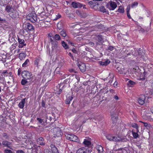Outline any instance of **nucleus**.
<instances>
[{"mask_svg": "<svg viewBox=\"0 0 153 153\" xmlns=\"http://www.w3.org/2000/svg\"><path fill=\"white\" fill-rule=\"evenodd\" d=\"M52 39L54 40L58 41L59 40L61 39L60 35L57 34H55L54 36L52 37Z\"/></svg>", "mask_w": 153, "mask_h": 153, "instance_id": "aec40b11", "label": "nucleus"}, {"mask_svg": "<svg viewBox=\"0 0 153 153\" xmlns=\"http://www.w3.org/2000/svg\"><path fill=\"white\" fill-rule=\"evenodd\" d=\"M96 149L98 152L100 153H102L103 151V147L102 146L100 145H98L96 147Z\"/></svg>", "mask_w": 153, "mask_h": 153, "instance_id": "4be33fe9", "label": "nucleus"}, {"mask_svg": "<svg viewBox=\"0 0 153 153\" xmlns=\"http://www.w3.org/2000/svg\"><path fill=\"white\" fill-rule=\"evenodd\" d=\"M71 5L74 8H81L83 6L82 4L76 1L73 2L71 3Z\"/></svg>", "mask_w": 153, "mask_h": 153, "instance_id": "f8f14e48", "label": "nucleus"}, {"mask_svg": "<svg viewBox=\"0 0 153 153\" xmlns=\"http://www.w3.org/2000/svg\"><path fill=\"white\" fill-rule=\"evenodd\" d=\"M19 16L17 10L10 7V17L13 19H16L19 17Z\"/></svg>", "mask_w": 153, "mask_h": 153, "instance_id": "20e7f679", "label": "nucleus"}, {"mask_svg": "<svg viewBox=\"0 0 153 153\" xmlns=\"http://www.w3.org/2000/svg\"><path fill=\"white\" fill-rule=\"evenodd\" d=\"M118 11L121 13H123L124 12V9L123 7L121 6H120L118 10Z\"/></svg>", "mask_w": 153, "mask_h": 153, "instance_id": "c85d7f7f", "label": "nucleus"}, {"mask_svg": "<svg viewBox=\"0 0 153 153\" xmlns=\"http://www.w3.org/2000/svg\"><path fill=\"white\" fill-rule=\"evenodd\" d=\"M127 13V17H128V18L129 19H131V16L129 14V13Z\"/></svg>", "mask_w": 153, "mask_h": 153, "instance_id": "0e129e2a", "label": "nucleus"}, {"mask_svg": "<svg viewBox=\"0 0 153 153\" xmlns=\"http://www.w3.org/2000/svg\"><path fill=\"white\" fill-rule=\"evenodd\" d=\"M26 56V55L25 53H21L19 54V57L20 60H22L25 59V58Z\"/></svg>", "mask_w": 153, "mask_h": 153, "instance_id": "5701e85b", "label": "nucleus"}, {"mask_svg": "<svg viewBox=\"0 0 153 153\" xmlns=\"http://www.w3.org/2000/svg\"><path fill=\"white\" fill-rule=\"evenodd\" d=\"M76 13L78 14V15H79V16L80 17H82V14H81V13H80V12L79 11H76Z\"/></svg>", "mask_w": 153, "mask_h": 153, "instance_id": "5fc2aeb1", "label": "nucleus"}, {"mask_svg": "<svg viewBox=\"0 0 153 153\" xmlns=\"http://www.w3.org/2000/svg\"><path fill=\"white\" fill-rule=\"evenodd\" d=\"M108 4L110 5V7L108 8L110 10H114L117 6V4L115 2L111 1L109 2Z\"/></svg>", "mask_w": 153, "mask_h": 153, "instance_id": "9b49d317", "label": "nucleus"}, {"mask_svg": "<svg viewBox=\"0 0 153 153\" xmlns=\"http://www.w3.org/2000/svg\"><path fill=\"white\" fill-rule=\"evenodd\" d=\"M36 119L38 121L39 123L40 124L42 123H45L47 121L46 120H44L43 119H41L39 118H37Z\"/></svg>", "mask_w": 153, "mask_h": 153, "instance_id": "a878e982", "label": "nucleus"}, {"mask_svg": "<svg viewBox=\"0 0 153 153\" xmlns=\"http://www.w3.org/2000/svg\"><path fill=\"white\" fill-rule=\"evenodd\" d=\"M113 49H114V47L112 46H109V47L108 48V50H110L111 51H112V50H113Z\"/></svg>", "mask_w": 153, "mask_h": 153, "instance_id": "de8ad7c7", "label": "nucleus"}, {"mask_svg": "<svg viewBox=\"0 0 153 153\" xmlns=\"http://www.w3.org/2000/svg\"><path fill=\"white\" fill-rule=\"evenodd\" d=\"M6 60L5 61V62H6L5 63H4V65L5 66H9V63H8L7 62H6Z\"/></svg>", "mask_w": 153, "mask_h": 153, "instance_id": "69168bd1", "label": "nucleus"}, {"mask_svg": "<svg viewBox=\"0 0 153 153\" xmlns=\"http://www.w3.org/2000/svg\"><path fill=\"white\" fill-rule=\"evenodd\" d=\"M23 28L26 30H31L34 29V27L29 23L24 24L23 25Z\"/></svg>", "mask_w": 153, "mask_h": 153, "instance_id": "1a4fd4ad", "label": "nucleus"}, {"mask_svg": "<svg viewBox=\"0 0 153 153\" xmlns=\"http://www.w3.org/2000/svg\"><path fill=\"white\" fill-rule=\"evenodd\" d=\"M72 51L75 53H77V51L74 48H73L72 50Z\"/></svg>", "mask_w": 153, "mask_h": 153, "instance_id": "864d4df0", "label": "nucleus"}, {"mask_svg": "<svg viewBox=\"0 0 153 153\" xmlns=\"http://www.w3.org/2000/svg\"><path fill=\"white\" fill-rule=\"evenodd\" d=\"M26 19L27 20H29L32 23H34L37 20L36 14L33 13L28 14L26 16Z\"/></svg>", "mask_w": 153, "mask_h": 153, "instance_id": "f03ea898", "label": "nucleus"}, {"mask_svg": "<svg viewBox=\"0 0 153 153\" xmlns=\"http://www.w3.org/2000/svg\"><path fill=\"white\" fill-rule=\"evenodd\" d=\"M110 62L109 59L104 60L101 61H99V63L101 65L106 66Z\"/></svg>", "mask_w": 153, "mask_h": 153, "instance_id": "4468645a", "label": "nucleus"}, {"mask_svg": "<svg viewBox=\"0 0 153 153\" xmlns=\"http://www.w3.org/2000/svg\"><path fill=\"white\" fill-rule=\"evenodd\" d=\"M132 133L134 138H137L139 137V135L137 133L134 132L133 131H132Z\"/></svg>", "mask_w": 153, "mask_h": 153, "instance_id": "7c9ffc66", "label": "nucleus"}, {"mask_svg": "<svg viewBox=\"0 0 153 153\" xmlns=\"http://www.w3.org/2000/svg\"><path fill=\"white\" fill-rule=\"evenodd\" d=\"M111 119L114 118L115 119H116V117H117L116 116L114 115H111Z\"/></svg>", "mask_w": 153, "mask_h": 153, "instance_id": "bf43d9fd", "label": "nucleus"}, {"mask_svg": "<svg viewBox=\"0 0 153 153\" xmlns=\"http://www.w3.org/2000/svg\"><path fill=\"white\" fill-rule=\"evenodd\" d=\"M49 40L52 45V50H54L57 48L58 47L57 41L53 40L52 38L50 39Z\"/></svg>", "mask_w": 153, "mask_h": 153, "instance_id": "423d86ee", "label": "nucleus"}, {"mask_svg": "<svg viewBox=\"0 0 153 153\" xmlns=\"http://www.w3.org/2000/svg\"><path fill=\"white\" fill-rule=\"evenodd\" d=\"M21 70L20 68H19L18 69V76L20 75V74L21 73Z\"/></svg>", "mask_w": 153, "mask_h": 153, "instance_id": "4d7b16f0", "label": "nucleus"}, {"mask_svg": "<svg viewBox=\"0 0 153 153\" xmlns=\"http://www.w3.org/2000/svg\"><path fill=\"white\" fill-rule=\"evenodd\" d=\"M42 107H45V102L43 100H42Z\"/></svg>", "mask_w": 153, "mask_h": 153, "instance_id": "3c124183", "label": "nucleus"}, {"mask_svg": "<svg viewBox=\"0 0 153 153\" xmlns=\"http://www.w3.org/2000/svg\"><path fill=\"white\" fill-rule=\"evenodd\" d=\"M32 75V74L31 72H29L27 71H24L22 72V76L23 78L30 80V81L33 82V79H35V77L34 76H33L31 77Z\"/></svg>", "mask_w": 153, "mask_h": 153, "instance_id": "f257e3e1", "label": "nucleus"}, {"mask_svg": "<svg viewBox=\"0 0 153 153\" xmlns=\"http://www.w3.org/2000/svg\"><path fill=\"white\" fill-rule=\"evenodd\" d=\"M13 25H14L15 26L14 27H13V28H12L10 27V29H11L10 31L11 32V33L13 37V36L15 35V29H16V28L15 27V24Z\"/></svg>", "mask_w": 153, "mask_h": 153, "instance_id": "b1692460", "label": "nucleus"}, {"mask_svg": "<svg viewBox=\"0 0 153 153\" xmlns=\"http://www.w3.org/2000/svg\"><path fill=\"white\" fill-rule=\"evenodd\" d=\"M25 100L26 98L23 99L19 104L18 106L20 108L22 109L23 108L25 104Z\"/></svg>", "mask_w": 153, "mask_h": 153, "instance_id": "a211bd4d", "label": "nucleus"}, {"mask_svg": "<svg viewBox=\"0 0 153 153\" xmlns=\"http://www.w3.org/2000/svg\"><path fill=\"white\" fill-rule=\"evenodd\" d=\"M66 98L65 100V103L67 104H69L70 103V101L73 99V97L71 96L67 95Z\"/></svg>", "mask_w": 153, "mask_h": 153, "instance_id": "6ab92c4d", "label": "nucleus"}, {"mask_svg": "<svg viewBox=\"0 0 153 153\" xmlns=\"http://www.w3.org/2000/svg\"><path fill=\"white\" fill-rule=\"evenodd\" d=\"M100 1L99 0H92L88 2V3L89 6L93 7H94L97 5L98 6L100 5L99 1Z\"/></svg>", "mask_w": 153, "mask_h": 153, "instance_id": "6e6552de", "label": "nucleus"}, {"mask_svg": "<svg viewBox=\"0 0 153 153\" xmlns=\"http://www.w3.org/2000/svg\"><path fill=\"white\" fill-rule=\"evenodd\" d=\"M2 144L3 145H4L5 146L7 147H9V142L6 141H4L2 142Z\"/></svg>", "mask_w": 153, "mask_h": 153, "instance_id": "c756f323", "label": "nucleus"}, {"mask_svg": "<svg viewBox=\"0 0 153 153\" xmlns=\"http://www.w3.org/2000/svg\"><path fill=\"white\" fill-rule=\"evenodd\" d=\"M27 82V81L25 79H22L21 82V84L23 85H25Z\"/></svg>", "mask_w": 153, "mask_h": 153, "instance_id": "e433bc0d", "label": "nucleus"}, {"mask_svg": "<svg viewBox=\"0 0 153 153\" xmlns=\"http://www.w3.org/2000/svg\"><path fill=\"white\" fill-rule=\"evenodd\" d=\"M82 145H84L85 147H89L91 146V142L90 141L87 140V139H85L82 143Z\"/></svg>", "mask_w": 153, "mask_h": 153, "instance_id": "ddd939ff", "label": "nucleus"}, {"mask_svg": "<svg viewBox=\"0 0 153 153\" xmlns=\"http://www.w3.org/2000/svg\"><path fill=\"white\" fill-rule=\"evenodd\" d=\"M39 59H37L34 61V64L36 65H38L39 64Z\"/></svg>", "mask_w": 153, "mask_h": 153, "instance_id": "a19ab883", "label": "nucleus"}, {"mask_svg": "<svg viewBox=\"0 0 153 153\" xmlns=\"http://www.w3.org/2000/svg\"><path fill=\"white\" fill-rule=\"evenodd\" d=\"M140 122L143 123L145 127H150L151 125H150V124H148L147 123L143 122H142V121H140Z\"/></svg>", "mask_w": 153, "mask_h": 153, "instance_id": "c9c22d12", "label": "nucleus"}, {"mask_svg": "<svg viewBox=\"0 0 153 153\" xmlns=\"http://www.w3.org/2000/svg\"><path fill=\"white\" fill-rule=\"evenodd\" d=\"M18 41L19 43V47L20 48H22L26 45V44L25 43V41L23 39L18 38Z\"/></svg>", "mask_w": 153, "mask_h": 153, "instance_id": "2eb2a0df", "label": "nucleus"}, {"mask_svg": "<svg viewBox=\"0 0 153 153\" xmlns=\"http://www.w3.org/2000/svg\"><path fill=\"white\" fill-rule=\"evenodd\" d=\"M132 127L136 128L137 129H138V127L137 124L135 123H132Z\"/></svg>", "mask_w": 153, "mask_h": 153, "instance_id": "4c0bfd02", "label": "nucleus"}, {"mask_svg": "<svg viewBox=\"0 0 153 153\" xmlns=\"http://www.w3.org/2000/svg\"><path fill=\"white\" fill-rule=\"evenodd\" d=\"M16 151L13 150L10 147V153H16Z\"/></svg>", "mask_w": 153, "mask_h": 153, "instance_id": "a18cd8bd", "label": "nucleus"}, {"mask_svg": "<svg viewBox=\"0 0 153 153\" xmlns=\"http://www.w3.org/2000/svg\"><path fill=\"white\" fill-rule=\"evenodd\" d=\"M60 34L61 36L63 37H65L67 36L66 32L65 30H63L61 31L60 32Z\"/></svg>", "mask_w": 153, "mask_h": 153, "instance_id": "393cba45", "label": "nucleus"}, {"mask_svg": "<svg viewBox=\"0 0 153 153\" xmlns=\"http://www.w3.org/2000/svg\"><path fill=\"white\" fill-rule=\"evenodd\" d=\"M1 71H0V73H1L2 74H4L6 73L7 72V70H4L2 71V72H1Z\"/></svg>", "mask_w": 153, "mask_h": 153, "instance_id": "680f3d73", "label": "nucleus"}, {"mask_svg": "<svg viewBox=\"0 0 153 153\" xmlns=\"http://www.w3.org/2000/svg\"><path fill=\"white\" fill-rule=\"evenodd\" d=\"M69 71L71 73H73V72L76 73L75 71L73 69H70L69 70Z\"/></svg>", "mask_w": 153, "mask_h": 153, "instance_id": "6e6d98bb", "label": "nucleus"}, {"mask_svg": "<svg viewBox=\"0 0 153 153\" xmlns=\"http://www.w3.org/2000/svg\"><path fill=\"white\" fill-rule=\"evenodd\" d=\"M117 82L115 81L114 84V87H116L117 86Z\"/></svg>", "mask_w": 153, "mask_h": 153, "instance_id": "13d9d810", "label": "nucleus"}, {"mask_svg": "<svg viewBox=\"0 0 153 153\" xmlns=\"http://www.w3.org/2000/svg\"><path fill=\"white\" fill-rule=\"evenodd\" d=\"M116 69L120 74H126L124 67L121 68L120 67H118Z\"/></svg>", "mask_w": 153, "mask_h": 153, "instance_id": "f3484780", "label": "nucleus"}, {"mask_svg": "<svg viewBox=\"0 0 153 153\" xmlns=\"http://www.w3.org/2000/svg\"><path fill=\"white\" fill-rule=\"evenodd\" d=\"M62 45L65 49H68L69 48V47L67 44L64 41H63L62 42Z\"/></svg>", "mask_w": 153, "mask_h": 153, "instance_id": "bb28decb", "label": "nucleus"}, {"mask_svg": "<svg viewBox=\"0 0 153 153\" xmlns=\"http://www.w3.org/2000/svg\"><path fill=\"white\" fill-rule=\"evenodd\" d=\"M130 7V5H128V6L127 7V8H126L127 13H129Z\"/></svg>", "mask_w": 153, "mask_h": 153, "instance_id": "37998d69", "label": "nucleus"}, {"mask_svg": "<svg viewBox=\"0 0 153 153\" xmlns=\"http://www.w3.org/2000/svg\"><path fill=\"white\" fill-rule=\"evenodd\" d=\"M114 98L116 100H118L119 99L118 97L116 95L114 96Z\"/></svg>", "mask_w": 153, "mask_h": 153, "instance_id": "338daca9", "label": "nucleus"}, {"mask_svg": "<svg viewBox=\"0 0 153 153\" xmlns=\"http://www.w3.org/2000/svg\"><path fill=\"white\" fill-rule=\"evenodd\" d=\"M110 92L112 93H114V90L113 89H110L109 90Z\"/></svg>", "mask_w": 153, "mask_h": 153, "instance_id": "774afa93", "label": "nucleus"}, {"mask_svg": "<svg viewBox=\"0 0 153 153\" xmlns=\"http://www.w3.org/2000/svg\"><path fill=\"white\" fill-rule=\"evenodd\" d=\"M100 10L101 12L103 13L106 12V10L105 9V7L103 6H101L100 7Z\"/></svg>", "mask_w": 153, "mask_h": 153, "instance_id": "473e14b6", "label": "nucleus"}, {"mask_svg": "<svg viewBox=\"0 0 153 153\" xmlns=\"http://www.w3.org/2000/svg\"><path fill=\"white\" fill-rule=\"evenodd\" d=\"M5 10L9 13L10 12V6L8 5L5 8Z\"/></svg>", "mask_w": 153, "mask_h": 153, "instance_id": "49530a36", "label": "nucleus"}, {"mask_svg": "<svg viewBox=\"0 0 153 153\" xmlns=\"http://www.w3.org/2000/svg\"><path fill=\"white\" fill-rule=\"evenodd\" d=\"M138 4V3L137 2H134L133 3L131 4V7L133 8L135 6H137Z\"/></svg>", "mask_w": 153, "mask_h": 153, "instance_id": "f704fd0d", "label": "nucleus"}, {"mask_svg": "<svg viewBox=\"0 0 153 153\" xmlns=\"http://www.w3.org/2000/svg\"><path fill=\"white\" fill-rule=\"evenodd\" d=\"M57 27L59 30L61 29L62 28V24L61 23H59L57 25Z\"/></svg>", "mask_w": 153, "mask_h": 153, "instance_id": "72a5a7b5", "label": "nucleus"}, {"mask_svg": "<svg viewBox=\"0 0 153 153\" xmlns=\"http://www.w3.org/2000/svg\"><path fill=\"white\" fill-rule=\"evenodd\" d=\"M4 153H10V150L8 149H5L4 150Z\"/></svg>", "mask_w": 153, "mask_h": 153, "instance_id": "e2e57ef3", "label": "nucleus"}, {"mask_svg": "<svg viewBox=\"0 0 153 153\" xmlns=\"http://www.w3.org/2000/svg\"><path fill=\"white\" fill-rule=\"evenodd\" d=\"M117 141H116V142H126L127 141V139H126L124 138H120L119 139H118L117 138Z\"/></svg>", "mask_w": 153, "mask_h": 153, "instance_id": "cd10ccee", "label": "nucleus"}, {"mask_svg": "<svg viewBox=\"0 0 153 153\" xmlns=\"http://www.w3.org/2000/svg\"><path fill=\"white\" fill-rule=\"evenodd\" d=\"M145 95L142 94L139 97L137 101L139 104L142 105L145 103Z\"/></svg>", "mask_w": 153, "mask_h": 153, "instance_id": "0eeeda50", "label": "nucleus"}, {"mask_svg": "<svg viewBox=\"0 0 153 153\" xmlns=\"http://www.w3.org/2000/svg\"><path fill=\"white\" fill-rule=\"evenodd\" d=\"M29 62V60L27 59L25 61L23 64L22 66L23 67H26L27 66V65L28 63Z\"/></svg>", "mask_w": 153, "mask_h": 153, "instance_id": "2f4dec72", "label": "nucleus"}, {"mask_svg": "<svg viewBox=\"0 0 153 153\" xmlns=\"http://www.w3.org/2000/svg\"><path fill=\"white\" fill-rule=\"evenodd\" d=\"M88 45H89L90 46L93 47L94 45V44L93 42H90L88 43Z\"/></svg>", "mask_w": 153, "mask_h": 153, "instance_id": "09e8293b", "label": "nucleus"}, {"mask_svg": "<svg viewBox=\"0 0 153 153\" xmlns=\"http://www.w3.org/2000/svg\"><path fill=\"white\" fill-rule=\"evenodd\" d=\"M136 84V83L132 80H130L129 81L127 85L130 87H133Z\"/></svg>", "mask_w": 153, "mask_h": 153, "instance_id": "412c9836", "label": "nucleus"}, {"mask_svg": "<svg viewBox=\"0 0 153 153\" xmlns=\"http://www.w3.org/2000/svg\"><path fill=\"white\" fill-rule=\"evenodd\" d=\"M97 38L98 39V41H101L102 40V37L101 36H98L97 37Z\"/></svg>", "mask_w": 153, "mask_h": 153, "instance_id": "79ce46f5", "label": "nucleus"}, {"mask_svg": "<svg viewBox=\"0 0 153 153\" xmlns=\"http://www.w3.org/2000/svg\"><path fill=\"white\" fill-rule=\"evenodd\" d=\"M16 153H25V152L21 150H19L16 151Z\"/></svg>", "mask_w": 153, "mask_h": 153, "instance_id": "c03bdc74", "label": "nucleus"}, {"mask_svg": "<svg viewBox=\"0 0 153 153\" xmlns=\"http://www.w3.org/2000/svg\"><path fill=\"white\" fill-rule=\"evenodd\" d=\"M65 136L67 139L72 141L79 143V140L78 137L76 135L72 134H66Z\"/></svg>", "mask_w": 153, "mask_h": 153, "instance_id": "7ed1b4c3", "label": "nucleus"}, {"mask_svg": "<svg viewBox=\"0 0 153 153\" xmlns=\"http://www.w3.org/2000/svg\"><path fill=\"white\" fill-rule=\"evenodd\" d=\"M77 66L79 68L80 71L83 72L86 70V66L85 64L81 62H78L77 63Z\"/></svg>", "mask_w": 153, "mask_h": 153, "instance_id": "39448f33", "label": "nucleus"}, {"mask_svg": "<svg viewBox=\"0 0 153 153\" xmlns=\"http://www.w3.org/2000/svg\"><path fill=\"white\" fill-rule=\"evenodd\" d=\"M62 92V90L61 89H59V91H57V94H60Z\"/></svg>", "mask_w": 153, "mask_h": 153, "instance_id": "603ef678", "label": "nucleus"}, {"mask_svg": "<svg viewBox=\"0 0 153 153\" xmlns=\"http://www.w3.org/2000/svg\"><path fill=\"white\" fill-rule=\"evenodd\" d=\"M46 119H47L48 120H49V121H51V120L52 117L51 116H47L46 117Z\"/></svg>", "mask_w": 153, "mask_h": 153, "instance_id": "8fccbe9b", "label": "nucleus"}, {"mask_svg": "<svg viewBox=\"0 0 153 153\" xmlns=\"http://www.w3.org/2000/svg\"><path fill=\"white\" fill-rule=\"evenodd\" d=\"M152 94V91L150 90L146 91V94L148 96L151 95Z\"/></svg>", "mask_w": 153, "mask_h": 153, "instance_id": "58836bf2", "label": "nucleus"}, {"mask_svg": "<svg viewBox=\"0 0 153 153\" xmlns=\"http://www.w3.org/2000/svg\"><path fill=\"white\" fill-rule=\"evenodd\" d=\"M48 37H50V39L51 38H52V37H53V36H52V34H51V33H49L48 34Z\"/></svg>", "mask_w": 153, "mask_h": 153, "instance_id": "052dcab7", "label": "nucleus"}, {"mask_svg": "<svg viewBox=\"0 0 153 153\" xmlns=\"http://www.w3.org/2000/svg\"><path fill=\"white\" fill-rule=\"evenodd\" d=\"M106 137L110 141H113L116 142L117 141V137L115 136H112L111 134H108L106 136Z\"/></svg>", "mask_w": 153, "mask_h": 153, "instance_id": "dca6fc26", "label": "nucleus"}, {"mask_svg": "<svg viewBox=\"0 0 153 153\" xmlns=\"http://www.w3.org/2000/svg\"><path fill=\"white\" fill-rule=\"evenodd\" d=\"M37 143L41 146H45V141L44 139L42 137H40L38 138L36 140Z\"/></svg>", "mask_w": 153, "mask_h": 153, "instance_id": "9d476101", "label": "nucleus"}, {"mask_svg": "<svg viewBox=\"0 0 153 153\" xmlns=\"http://www.w3.org/2000/svg\"><path fill=\"white\" fill-rule=\"evenodd\" d=\"M116 119H115L114 118L111 119L112 120V122H113V124H114L117 122V120L118 117H116Z\"/></svg>", "mask_w": 153, "mask_h": 153, "instance_id": "ea45409f", "label": "nucleus"}]
</instances>
